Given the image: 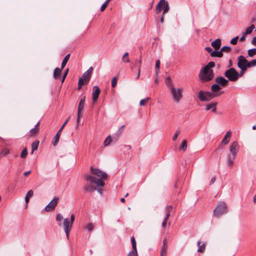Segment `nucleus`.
I'll return each mask as SVG.
<instances>
[{
  "instance_id": "obj_1",
  "label": "nucleus",
  "mask_w": 256,
  "mask_h": 256,
  "mask_svg": "<svg viewBox=\"0 0 256 256\" xmlns=\"http://www.w3.org/2000/svg\"><path fill=\"white\" fill-rule=\"evenodd\" d=\"M90 171L92 174H88L86 176V183L84 186V192H92L96 190L94 184L97 186H104L105 185L104 180L108 178L107 174L99 169L91 166Z\"/></svg>"
},
{
  "instance_id": "obj_2",
  "label": "nucleus",
  "mask_w": 256,
  "mask_h": 256,
  "mask_svg": "<svg viewBox=\"0 0 256 256\" xmlns=\"http://www.w3.org/2000/svg\"><path fill=\"white\" fill-rule=\"evenodd\" d=\"M222 92L213 94L211 92L200 90L198 92V97L202 102H208L214 98L215 97L220 96Z\"/></svg>"
},
{
  "instance_id": "obj_3",
  "label": "nucleus",
  "mask_w": 256,
  "mask_h": 256,
  "mask_svg": "<svg viewBox=\"0 0 256 256\" xmlns=\"http://www.w3.org/2000/svg\"><path fill=\"white\" fill-rule=\"evenodd\" d=\"M224 76L228 80L236 82L242 76V74H239L234 68H231L225 72Z\"/></svg>"
},
{
  "instance_id": "obj_4",
  "label": "nucleus",
  "mask_w": 256,
  "mask_h": 256,
  "mask_svg": "<svg viewBox=\"0 0 256 256\" xmlns=\"http://www.w3.org/2000/svg\"><path fill=\"white\" fill-rule=\"evenodd\" d=\"M74 220L75 216L74 214L71 215L70 220L68 218H66L64 220V229L68 238L69 233L72 229Z\"/></svg>"
},
{
  "instance_id": "obj_5",
  "label": "nucleus",
  "mask_w": 256,
  "mask_h": 256,
  "mask_svg": "<svg viewBox=\"0 0 256 256\" xmlns=\"http://www.w3.org/2000/svg\"><path fill=\"white\" fill-rule=\"evenodd\" d=\"M199 77L204 82H209L214 77V71L213 70H205V68H203L200 71Z\"/></svg>"
},
{
  "instance_id": "obj_6",
  "label": "nucleus",
  "mask_w": 256,
  "mask_h": 256,
  "mask_svg": "<svg viewBox=\"0 0 256 256\" xmlns=\"http://www.w3.org/2000/svg\"><path fill=\"white\" fill-rule=\"evenodd\" d=\"M170 92L173 100L175 102H178L182 97V91L180 88L176 89L172 84H170Z\"/></svg>"
},
{
  "instance_id": "obj_7",
  "label": "nucleus",
  "mask_w": 256,
  "mask_h": 256,
  "mask_svg": "<svg viewBox=\"0 0 256 256\" xmlns=\"http://www.w3.org/2000/svg\"><path fill=\"white\" fill-rule=\"evenodd\" d=\"M248 60L243 56L238 57V66L240 69V72L242 74L248 68Z\"/></svg>"
},
{
  "instance_id": "obj_8",
  "label": "nucleus",
  "mask_w": 256,
  "mask_h": 256,
  "mask_svg": "<svg viewBox=\"0 0 256 256\" xmlns=\"http://www.w3.org/2000/svg\"><path fill=\"white\" fill-rule=\"evenodd\" d=\"M86 96H84L80 98V102L78 108V114H77V122L78 123L80 119V114L82 112L84 104H85Z\"/></svg>"
},
{
  "instance_id": "obj_9",
  "label": "nucleus",
  "mask_w": 256,
  "mask_h": 256,
  "mask_svg": "<svg viewBox=\"0 0 256 256\" xmlns=\"http://www.w3.org/2000/svg\"><path fill=\"white\" fill-rule=\"evenodd\" d=\"M239 145L237 142H233L230 146V151L232 154V159H235L238 151Z\"/></svg>"
},
{
  "instance_id": "obj_10",
  "label": "nucleus",
  "mask_w": 256,
  "mask_h": 256,
  "mask_svg": "<svg viewBox=\"0 0 256 256\" xmlns=\"http://www.w3.org/2000/svg\"><path fill=\"white\" fill-rule=\"evenodd\" d=\"M100 90L98 86H95L92 88V99L94 102H96L99 96Z\"/></svg>"
},
{
  "instance_id": "obj_11",
  "label": "nucleus",
  "mask_w": 256,
  "mask_h": 256,
  "mask_svg": "<svg viewBox=\"0 0 256 256\" xmlns=\"http://www.w3.org/2000/svg\"><path fill=\"white\" fill-rule=\"evenodd\" d=\"M215 82L220 86H226L228 82V80L222 76H217L215 78Z\"/></svg>"
},
{
  "instance_id": "obj_12",
  "label": "nucleus",
  "mask_w": 256,
  "mask_h": 256,
  "mask_svg": "<svg viewBox=\"0 0 256 256\" xmlns=\"http://www.w3.org/2000/svg\"><path fill=\"white\" fill-rule=\"evenodd\" d=\"M92 71L93 68L90 66L86 72L83 74L82 78L86 81H89L90 79Z\"/></svg>"
},
{
  "instance_id": "obj_13",
  "label": "nucleus",
  "mask_w": 256,
  "mask_h": 256,
  "mask_svg": "<svg viewBox=\"0 0 256 256\" xmlns=\"http://www.w3.org/2000/svg\"><path fill=\"white\" fill-rule=\"evenodd\" d=\"M228 209H214V214L215 216L219 218L222 214H226L228 211Z\"/></svg>"
},
{
  "instance_id": "obj_14",
  "label": "nucleus",
  "mask_w": 256,
  "mask_h": 256,
  "mask_svg": "<svg viewBox=\"0 0 256 256\" xmlns=\"http://www.w3.org/2000/svg\"><path fill=\"white\" fill-rule=\"evenodd\" d=\"M58 200L59 198H54L44 208H54L58 204Z\"/></svg>"
},
{
  "instance_id": "obj_15",
  "label": "nucleus",
  "mask_w": 256,
  "mask_h": 256,
  "mask_svg": "<svg viewBox=\"0 0 256 256\" xmlns=\"http://www.w3.org/2000/svg\"><path fill=\"white\" fill-rule=\"evenodd\" d=\"M62 130L60 129L57 132L56 134L55 135V136L54 137L52 140V144L54 146H57L61 134Z\"/></svg>"
},
{
  "instance_id": "obj_16",
  "label": "nucleus",
  "mask_w": 256,
  "mask_h": 256,
  "mask_svg": "<svg viewBox=\"0 0 256 256\" xmlns=\"http://www.w3.org/2000/svg\"><path fill=\"white\" fill-rule=\"evenodd\" d=\"M231 134L232 132L230 131L227 132L224 138L222 140V144L224 145L227 144L230 140Z\"/></svg>"
},
{
  "instance_id": "obj_17",
  "label": "nucleus",
  "mask_w": 256,
  "mask_h": 256,
  "mask_svg": "<svg viewBox=\"0 0 256 256\" xmlns=\"http://www.w3.org/2000/svg\"><path fill=\"white\" fill-rule=\"evenodd\" d=\"M63 69H62V68H56L54 69V74H53V76L54 79L58 80L59 79L60 77V76L62 74V72Z\"/></svg>"
},
{
  "instance_id": "obj_18",
  "label": "nucleus",
  "mask_w": 256,
  "mask_h": 256,
  "mask_svg": "<svg viewBox=\"0 0 256 256\" xmlns=\"http://www.w3.org/2000/svg\"><path fill=\"white\" fill-rule=\"evenodd\" d=\"M211 45L216 50H219L221 46V40L216 39L211 43Z\"/></svg>"
},
{
  "instance_id": "obj_19",
  "label": "nucleus",
  "mask_w": 256,
  "mask_h": 256,
  "mask_svg": "<svg viewBox=\"0 0 256 256\" xmlns=\"http://www.w3.org/2000/svg\"><path fill=\"white\" fill-rule=\"evenodd\" d=\"M216 102H212L206 105V110H209L212 109V111L214 112H216Z\"/></svg>"
},
{
  "instance_id": "obj_20",
  "label": "nucleus",
  "mask_w": 256,
  "mask_h": 256,
  "mask_svg": "<svg viewBox=\"0 0 256 256\" xmlns=\"http://www.w3.org/2000/svg\"><path fill=\"white\" fill-rule=\"evenodd\" d=\"M162 3L164 4H165V8L164 9V10L162 12L163 15H164L169 10L170 6L168 2H166L165 0H160L159 2V5L162 4Z\"/></svg>"
},
{
  "instance_id": "obj_21",
  "label": "nucleus",
  "mask_w": 256,
  "mask_h": 256,
  "mask_svg": "<svg viewBox=\"0 0 256 256\" xmlns=\"http://www.w3.org/2000/svg\"><path fill=\"white\" fill-rule=\"evenodd\" d=\"M142 60H135V64L138 66V74L136 78V79H138L140 77V66L142 64Z\"/></svg>"
},
{
  "instance_id": "obj_22",
  "label": "nucleus",
  "mask_w": 256,
  "mask_h": 256,
  "mask_svg": "<svg viewBox=\"0 0 256 256\" xmlns=\"http://www.w3.org/2000/svg\"><path fill=\"white\" fill-rule=\"evenodd\" d=\"M221 89V88L219 84H218L217 83L213 84L211 87V90L212 91V93L213 94H217L218 93V91ZM222 94V92H221Z\"/></svg>"
},
{
  "instance_id": "obj_23",
  "label": "nucleus",
  "mask_w": 256,
  "mask_h": 256,
  "mask_svg": "<svg viewBox=\"0 0 256 256\" xmlns=\"http://www.w3.org/2000/svg\"><path fill=\"white\" fill-rule=\"evenodd\" d=\"M210 56L212 57L222 58L223 56V53L221 51V50L219 51L215 50L210 54Z\"/></svg>"
},
{
  "instance_id": "obj_24",
  "label": "nucleus",
  "mask_w": 256,
  "mask_h": 256,
  "mask_svg": "<svg viewBox=\"0 0 256 256\" xmlns=\"http://www.w3.org/2000/svg\"><path fill=\"white\" fill-rule=\"evenodd\" d=\"M40 142L38 140L34 141L32 144V154L35 150H37Z\"/></svg>"
},
{
  "instance_id": "obj_25",
  "label": "nucleus",
  "mask_w": 256,
  "mask_h": 256,
  "mask_svg": "<svg viewBox=\"0 0 256 256\" xmlns=\"http://www.w3.org/2000/svg\"><path fill=\"white\" fill-rule=\"evenodd\" d=\"M131 242L132 244V250L131 251L138 252L136 249V242L135 240V238L134 236L131 238Z\"/></svg>"
},
{
  "instance_id": "obj_26",
  "label": "nucleus",
  "mask_w": 256,
  "mask_h": 256,
  "mask_svg": "<svg viewBox=\"0 0 256 256\" xmlns=\"http://www.w3.org/2000/svg\"><path fill=\"white\" fill-rule=\"evenodd\" d=\"M70 54H66L65 56V57L64 58L62 62V64H61L62 69H64V66H66V63L68 62V60L70 59Z\"/></svg>"
},
{
  "instance_id": "obj_27",
  "label": "nucleus",
  "mask_w": 256,
  "mask_h": 256,
  "mask_svg": "<svg viewBox=\"0 0 256 256\" xmlns=\"http://www.w3.org/2000/svg\"><path fill=\"white\" fill-rule=\"evenodd\" d=\"M255 28L254 25L252 24L250 25L249 27L246 28V31L244 32L243 33L244 34H249L252 33V30Z\"/></svg>"
},
{
  "instance_id": "obj_28",
  "label": "nucleus",
  "mask_w": 256,
  "mask_h": 256,
  "mask_svg": "<svg viewBox=\"0 0 256 256\" xmlns=\"http://www.w3.org/2000/svg\"><path fill=\"white\" fill-rule=\"evenodd\" d=\"M215 66V63L214 62H209L204 68L205 70H212L210 68H214Z\"/></svg>"
},
{
  "instance_id": "obj_29",
  "label": "nucleus",
  "mask_w": 256,
  "mask_h": 256,
  "mask_svg": "<svg viewBox=\"0 0 256 256\" xmlns=\"http://www.w3.org/2000/svg\"><path fill=\"white\" fill-rule=\"evenodd\" d=\"M33 191L32 190H30L26 194L25 197V200L26 202H28L30 198H31L33 196Z\"/></svg>"
},
{
  "instance_id": "obj_30",
  "label": "nucleus",
  "mask_w": 256,
  "mask_h": 256,
  "mask_svg": "<svg viewBox=\"0 0 256 256\" xmlns=\"http://www.w3.org/2000/svg\"><path fill=\"white\" fill-rule=\"evenodd\" d=\"M125 126L122 125V126H120L118 130L117 131L116 134H118V137L116 138V141H117L118 139V137L122 134L124 131V128Z\"/></svg>"
},
{
  "instance_id": "obj_31",
  "label": "nucleus",
  "mask_w": 256,
  "mask_h": 256,
  "mask_svg": "<svg viewBox=\"0 0 256 256\" xmlns=\"http://www.w3.org/2000/svg\"><path fill=\"white\" fill-rule=\"evenodd\" d=\"M256 54V48H253L250 49L248 51V54L250 57H252Z\"/></svg>"
},
{
  "instance_id": "obj_32",
  "label": "nucleus",
  "mask_w": 256,
  "mask_h": 256,
  "mask_svg": "<svg viewBox=\"0 0 256 256\" xmlns=\"http://www.w3.org/2000/svg\"><path fill=\"white\" fill-rule=\"evenodd\" d=\"M112 139L110 136H108L106 137V138L105 139L104 142V146H108L110 144V142H112Z\"/></svg>"
},
{
  "instance_id": "obj_33",
  "label": "nucleus",
  "mask_w": 256,
  "mask_h": 256,
  "mask_svg": "<svg viewBox=\"0 0 256 256\" xmlns=\"http://www.w3.org/2000/svg\"><path fill=\"white\" fill-rule=\"evenodd\" d=\"M216 208H227V206L224 202H219Z\"/></svg>"
},
{
  "instance_id": "obj_34",
  "label": "nucleus",
  "mask_w": 256,
  "mask_h": 256,
  "mask_svg": "<svg viewBox=\"0 0 256 256\" xmlns=\"http://www.w3.org/2000/svg\"><path fill=\"white\" fill-rule=\"evenodd\" d=\"M220 50L222 52H229L232 50V48L230 46H224L221 48Z\"/></svg>"
},
{
  "instance_id": "obj_35",
  "label": "nucleus",
  "mask_w": 256,
  "mask_h": 256,
  "mask_svg": "<svg viewBox=\"0 0 256 256\" xmlns=\"http://www.w3.org/2000/svg\"><path fill=\"white\" fill-rule=\"evenodd\" d=\"M234 159H232V156L230 157V156H228V160H227V164L228 166L231 167L233 165L234 162L233 160Z\"/></svg>"
},
{
  "instance_id": "obj_36",
  "label": "nucleus",
  "mask_w": 256,
  "mask_h": 256,
  "mask_svg": "<svg viewBox=\"0 0 256 256\" xmlns=\"http://www.w3.org/2000/svg\"><path fill=\"white\" fill-rule=\"evenodd\" d=\"M150 100V98L149 97H147L146 98L141 100L140 102V106H145L146 103L148 102Z\"/></svg>"
},
{
  "instance_id": "obj_37",
  "label": "nucleus",
  "mask_w": 256,
  "mask_h": 256,
  "mask_svg": "<svg viewBox=\"0 0 256 256\" xmlns=\"http://www.w3.org/2000/svg\"><path fill=\"white\" fill-rule=\"evenodd\" d=\"M128 55V52H126L123 56L122 60L124 62H130L129 58H126Z\"/></svg>"
},
{
  "instance_id": "obj_38",
  "label": "nucleus",
  "mask_w": 256,
  "mask_h": 256,
  "mask_svg": "<svg viewBox=\"0 0 256 256\" xmlns=\"http://www.w3.org/2000/svg\"><path fill=\"white\" fill-rule=\"evenodd\" d=\"M160 60H158L156 61V66H155L156 72V75L158 74V72L160 70Z\"/></svg>"
},
{
  "instance_id": "obj_39",
  "label": "nucleus",
  "mask_w": 256,
  "mask_h": 256,
  "mask_svg": "<svg viewBox=\"0 0 256 256\" xmlns=\"http://www.w3.org/2000/svg\"><path fill=\"white\" fill-rule=\"evenodd\" d=\"M248 68L256 66V60H253L250 62L248 61Z\"/></svg>"
},
{
  "instance_id": "obj_40",
  "label": "nucleus",
  "mask_w": 256,
  "mask_h": 256,
  "mask_svg": "<svg viewBox=\"0 0 256 256\" xmlns=\"http://www.w3.org/2000/svg\"><path fill=\"white\" fill-rule=\"evenodd\" d=\"M169 216H170V214H169V212H168L166 216V217H165L164 220H163V222H162V228H164L166 227V220L168 218Z\"/></svg>"
},
{
  "instance_id": "obj_41",
  "label": "nucleus",
  "mask_w": 256,
  "mask_h": 256,
  "mask_svg": "<svg viewBox=\"0 0 256 256\" xmlns=\"http://www.w3.org/2000/svg\"><path fill=\"white\" fill-rule=\"evenodd\" d=\"M187 148V142L186 140H182L180 148L184 151L186 150Z\"/></svg>"
},
{
  "instance_id": "obj_42",
  "label": "nucleus",
  "mask_w": 256,
  "mask_h": 256,
  "mask_svg": "<svg viewBox=\"0 0 256 256\" xmlns=\"http://www.w3.org/2000/svg\"><path fill=\"white\" fill-rule=\"evenodd\" d=\"M166 252L167 246H162L160 252V256H166Z\"/></svg>"
},
{
  "instance_id": "obj_43",
  "label": "nucleus",
  "mask_w": 256,
  "mask_h": 256,
  "mask_svg": "<svg viewBox=\"0 0 256 256\" xmlns=\"http://www.w3.org/2000/svg\"><path fill=\"white\" fill-rule=\"evenodd\" d=\"M28 155V151L26 148H24L22 152L20 157L22 158H25Z\"/></svg>"
},
{
  "instance_id": "obj_44",
  "label": "nucleus",
  "mask_w": 256,
  "mask_h": 256,
  "mask_svg": "<svg viewBox=\"0 0 256 256\" xmlns=\"http://www.w3.org/2000/svg\"><path fill=\"white\" fill-rule=\"evenodd\" d=\"M110 0H106L105 2L103 4L102 6L100 8V11L102 12L104 11L106 8L108 4L109 3Z\"/></svg>"
},
{
  "instance_id": "obj_45",
  "label": "nucleus",
  "mask_w": 256,
  "mask_h": 256,
  "mask_svg": "<svg viewBox=\"0 0 256 256\" xmlns=\"http://www.w3.org/2000/svg\"><path fill=\"white\" fill-rule=\"evenodd\" d=\"M205 250V244H202L199 246L198 252H203Z\"/></svg>"
},
{
  "instance_id": "obj_46",
  "label": "nucleus",
  "mask_w": 256,
  "mask_h": 256,
  "mask_svg": "<svg viewBox=\"0 0 256 256\" xmlns=\"http://www.w3.org/2000/svg\"><path fill=\"white\" fill-rule=\"evenodd\" d=\"M117 84V78L116 77H114L112 80V88L116 87Z\"/></svg>"
},
{
  "instance_id": "obj_47",
  "label": "nucleus",
  "mask_w": 256,
  "mask_h": 256,
  "mask_svg": "<svg viewBox=\"0 0 256 256\" xmlns=\"http://www.w3.org/2000/svg\"><path fill=\"white\" fill-rule=\"evenodd\" d=\"M166 83L167 86L170 88V84H172L170 77H168L166 80Z\"/></svg>"
},
{
  "instance_id": "obj_48",
  "label": "nucleus",
  "mask_w": 256,
  "mask_h": 256,
  "mask_svg": "<svg viewBox=\"0 0 256 256\" xmlns=\"http://www.w3.org/2000/svg\"><path fill=\"white\" fill-rule=\"evenodd\" d=\"M238 36H236L234 37V38H232L230 42V44H236L238 42Z\"/></svg>"
},
{
  "instance_id": "obj_49",
  "label": "nucleus",
  "mask_w": 256,
  "mask_h": 256,
  "mask_svg": "<svg viewBox=\"0 0 256 256\" xmlns=\"http://www.w3.org/2000/svg\"><path fill=\"white\" fill-rule=\"evenodd\" d=\"M86 228L89 232H92L94 228V226L92 224L90 223Z\"/></svg>"
},
{
  "instance_id": "obj_50",
  "label": "nucleus",
  "mask_w": 256,
  "mask_h": 256,
  "mask_svg": "<svg viewBox=\"0 0 256 256\" xmlns=\"http://www.w3.org/2000/svg\"><path fill=\"white\" fill-rule=\"evenodd\" d=\"M9 152H10V150H8V148H4L1 152V154L2 156H5L6 154H8Z\"/></svg>"
},
{
  "instance_id": "obj_51",
  "label": "nucleus",
  "mask_w": 256,
  "mask_h": 256,
  "mask_svg": "<svg viewBox=\"0 0 256 256\" xmlns=\"http://www.w3.org/2000/svg\"><path fill=\"white\" fill-rule=\"evenodd\" d=\"M63 219V216L60 214H58L56 216V220L58 222H60Z\"/></svg>"
},
{
  "instance_id": "obj_52",
  "label": "nucleus",
  "mask_w": 256,
  "mask_h": 256,
  "mask_svg": "<svg viewBox=\"0 0 256 256\" xmlns=\"http://www.w3.org/2000/svg\"><path fill=\"white\" fill-rule=\"evenodd\" d=\"M38 132V129L36 128H32L30 130V136L36 134Z\"/></svg>"
},
{
  "instance_id": "obj_53",
  "label": "nucleus",
  "mask_w": 256,
  "mask_h": 256,
  "mask_svg": "<svg viewBox=\"0 0 256 256\" xmlns=\"http://www.w3.org/2000/svg\"><path fill=\"white\" fill-rule=\"evenodd\" d=\"M127 256H138V252L130 251Z\"/></svg>"
},
{
  "instance_id": "obj_54",
  "label": "nucleus",
  "mask_w": 256,
  "mask_h": 256,
  "mask_svg": "<svg viewBox=\"0 0 256 256\" xmlns=\"http://www.w3.org/2000/svg\"><path fill=\"white\" fill-rule=\"evenodd\" d=\"M68 68H67L64 74V75H63V76H62V82H63L66 78V76L68 74Z\"/></svg>"
},
{
  "instance_id": "obj_55",
  "label": "nucleus",
  "mask_w": 256,
  "mask_h": 256,
  "mask_svg": "<svg viewBox=\"0 0 256 256\" xmlns=\"http://www.w3.org/2000/svg\"><path fill=\"white\" fill-rule=\"evenodd\" d=\"M160 6V5H159V2H158V4L156 6V12L157 14L160 13V11L162 10Z\"/></svg>"
},
{
  "instance_id": "obj_56",
  "label": "nucleus",
  "mask_w": 256,
  "mask_h": 256,
  "mask_svg": "<svg viewBox=\"0 0 256 256\" xmlns=\"http://www.w3.org/2000/svg\"><path fill=\"white\" fill-rule=\"evenodd\" d=\"M84 80L82 78H80L79 80H78V85H82V86H83L84 84Z\"/></svg>"
},
{
  "instance_id": "obj_57",
  "label": "nucleus",
  "mask_w": 256,
  "mask_h": 256,
  "mask_svg": "<svg viewBox=\"0 0 256 256\" xmlns=\"http://www.w3.org/2000/svg\"><path fill=\"white\" fill-rule=\"evenodd\" d=\"M206 50L208 52H209L210 54L213 52L212 49L210 47H206L205 48Z\"/></svg>"
},
{
  "instance_id": "obj_58",
  "label": "nucleus",
  "mask_w": 256,
  "mask_h": 256,
  "mask_svg": "<svg viewBox=\"0 0 256 256\" xmlns=\"http://www.w3.org/2000/svg\"><path fill=\"white\" fill-rule=\"evenodd\" d=\"M94 188H96V190H95L98 191V192L102 194V190L101 188H98V186H96L95 184H94Z\"/></svg>"
},
{
  "instance_id": "obj_59",
  "label": "nucleus",
  "mask_w": 256,
  "mask_h": 256,
  "mask_svg": "<svg viewBox=\"0 0 256 256\" xmlns=\"http://www.w3.org/2000/svg\"><path fill=\"white\" fill-rule=\"evenodd\" d=\"M246 34H244L242 32V36L240 37V40L242 42L244 40L246 39Z\"/></svg>"
},
{
  "instance_id": "obj_60",
  "label": "nucleus",
  "mask_w": 256,
  "mask_h": 256,
  "mask_svg": "<svg viewBox=\"0 0 256 256\" xmlns=\"http://www.w3.org/2000/svg\"><path fill=\"white\" fill-rule=\"evenodd\" d=\"M252 44L256 46V36L252 38Z\"/></svg>"
},
{
  "instance_id": "obj_61",
  "label": "nucleus",
  "mask_w": 256,
  "mask_h": 256,
  "mask_svg": "<svg viewBox=\"0 0 256 256\" xmlns=\"http://www.w3.org/2000/svg\"><path fill=\"white\" fill-rule=\"evenodd\" d=\"M164 15H163V14H162V17L160 18V22L161 24H163V22H164Z\"/></svg>"
},
{
  "instance_id": "obj_62",
  "label": "nucleus",
  "mask_w": 256,
  "mask_h": 256,
  "mask_svg": "<svg viewBox=\"0 0 256 256\" xmlns=\"http://www.w3.org/2000/svg\"><path fill=\"white\" fill-rule=\"evenodd\" d=\"M178 136V134H175L172 137V140L175 141L177 139Z\"/></svg>"
},
{
  "instance_id": "obj_63",
  "label": "nucleus",
  "mask_w": 256,
  "mask_h": 256,
  "mask_svg": "<svg viewBox=\"0 0 256 256\" xmlns=\"http://www.w3.org/2000/svg\"><path fill=\"white\" fill-rule=\"evenodd\" d=\"M256 18L254 16L250 19V23H254L256 22Z\"/></svg>"
},
{
  "instance_id": "obj_64",
  "label": "nucleus",
  "mask_w": 256,
  "mask_h": 256,
  "mask_svg": "<svg viewBox=\"0 0 256 256\" xmlns=\"http://www.w3.org/2000/svg\"><path fill=\"white\" fill-rule=\"evenodd\" d=\"M30 173H31V170H29V171L24 172V176H27L28 174H30Z\"/></svg>"
}]
</instances>
